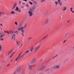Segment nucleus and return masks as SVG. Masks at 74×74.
Instances as JSON below:
<instances>
[{"mask_svg":"<svg viewBox=\"0 0 74 74\" xmlns=\"http://www.w3.org/2000/svg\"><path fill=\"white\" fill-rule=\"evenodd\" d=\"M36 58H34L28 63V69L29 70H31L32 69V67H33L34 65H32V64L33 63H34L36 62Z\"/></svg>","mask_w":74,"mask_h":74,"instance_id":"nucleus-1","label":"nucleus"},{"mask_svg":"<svg viewBox=\"0 0 74 74\" xmlns=\"http://www.w3.org/2000/svg\"><path fill=\"white\" fill-rule=\"evenodd\" d=\"M22 52L20 54L19 56H18V57H17V58L16 59L15 61L16 62H18V60L19 59H21V58H22V56H21L20 57H19L20 56V55H21L22 54Z\"/></svg>","mask_w":74,"mask_h":74,"instance_id":"nucleus-2","label":"nucleus"},{"mask_svg":"<svg viewBox=\"0 0 74 74\" xmlns=\"http://www.w3.org/2000/svg\"><path fill=\"white\" fill-rule=\"evenodd\" d=\"M29 50H27L25 52L22 56H21V57H23V56H25V55H27V54H28V53H29Z\"/></svg>","mask_w":74,"mask_h":74,"instance_id":"nucleus-3","label":"nucleus"},{"mask_svg":"<svg viewBox=\"0 0 74 74\" xmlns=\"http://www.w3.org/2000/svg\"><path fill=\"white\" fill-rule=\"evenodd\" d=\"M40 48V45H39L37 47H36L35 48L34 51L35 52H38V49H39V48Z\"/></svg>","mask_w":74,"mask_h":74,"instance_id":"nucleus-4","label":"nucleus"},{"mask_svg":"<svg viewBox=\"0 0 74 74\" xmlns=\"http://www.w3.org/2000/svg\"><path fill=\"white\" fill-rule=\"evenodd\" d=\"M20 69L21 67L20 66H18L16 69V70L15 71V72L16 73H18V71L20 70Z\"/></svg>","mask_w":74,"mask_h":74,"instance_id":"nucleus-5","label":"nucleus"},{"mask_svg":"<svg viewBox=\"0 0 74 74\" xmlns=\"http://www.w3.org/2000/svg\"><path fill=\"white\" fill-rule=\"evenodd\" d=\"M28 13L29 16H33V12L32 11L29 10L28 12Z\"/></svg>","mask_w":74,"mask_h":74,"instance_id":"nucleus-6","label":"nucleus"},{"mask_svg":"<svg viewBox=\"0 0 74 74\" xmlns=\"http://www.w3.org/2000/svg\"><path fill=\"white\" fill-rule=\"evenodd\" d=\"M35 6H33L31 9H30L29 11H32V12H33V11H34V10H35Z\"/></svg>","mask_w":74,"mask_h":74,"instance_id":"nucleus-7","label":"nucleus"},{"mask_svg":"<svg viewBox=\"0 0 74 74\" xmlns=\"http://www.w3.org/2000/svg\"><path fill=\"white\" fill-rule=\"evenodd\" d=\"M15 34H14L12 35V41H15Z\"/></svg>","mask_w":74,"mask_h":74,"instance_id":"nucleus-8","label":"nucleus"},{"mask_svg":"<svg viewBox=\"0 0 74 74\" xmlns=\"http://www.w3.org/2000/svg\"><path fill=\"white\" fill-rule=\"evenodd\" d=\"M60 66L59 65H56L54 67V69L56 70H59Z\"/></svg>","mask_w":74,"mask_h":74,"instance_id":"nucleus-9","label":"nucleus"},{"mask_svg":"<svg viewBox=\"0 0 74 74\" xmlns=\"http://www.w3.org/2000/svg\"><path fill=\"white\" fill-rule=\"evenodd\" d=\"M16 5H17V3H15L14 5L12 7V10H14V9L15 8L17 7Z\"/></svg>","mask_w":74,"mask_h":74,"instance_id":"nucleus-10","label":"nucleus"},{"mask_svg":"<svg viewBox=\"0 0 74 74\" xmlns=\"http://www.w3.org/2000/svg\"><path fill=\"white\" fill-rule=\"evenodd\" d=\"M48 22H49V19L48 18L45 21L44 23L46 25H47Z\"/></svg>","mask_w":74,"mask_h":74,"instance_id":"nucleus-11","label":"nucleus"},{"mask_svg":"<svg viewBox=\"0 0 74 74\" xmlns=\"http://www.w3.org/2000/svg\"><path fill=\"white\" fill-rule=\"evenodd\" d=\"M21 30V31L22 33H25V31H24V28L23 27H20Z\"/></svg>","mask_w":74,"mask_h":74,"instance_id":"nucleus-12","label":"nucleus"},{"mask_svg":"<svg viewBox=\"0 0 74 74\" xmlns=\"http://www.w3.org/2000/svg\"><path fill=\"white\" fill-rule=\"evenodd\" d=\"M66 10H67V7H66V6H64L63 7L62 9V10L63 11H66Z\"/></svg>","mask_w":74,"mask_h":74,"instance_id":"nucleus-13","label":"nucleus"},{"mask_svg":"<svg viewBox=\"0 0 74 74\" xmlns=\"http://www.w3.org/2000/svg\"><path fill=\"white\" fill-rule=\"evenodd\" d=\"M15 10L16 11H18V12H21V10H19V8H18V7H16Z\"/></svg>","mask_w":74,"mask_h":74,"instance_id":"nucleus-14","label":"nucleus"},{"mask_svg":"<svg viewBox=\"0 0 74 74\" xmlns=\"http://www.w3.org/2000/svg\"><path fill=\"white\" fill-rule=\"evenodd\" d=\"M14 33V31L13 30L10 31L9 32V34H12Z\"/></svg>","mask_w":74,"mask_h":74,"instance_id":"nucleus-15","label":"nucleus"},{"mask_svg":"<svg viewBox=\"0 0 74 74\" xmlns=\"http://www.w3.org/2000/svg\"><path fill=\"white\" fill-rule=\"evenodd\" d=\"M16 42L17 44V45L19 46L20 45V42L18 40H16Z\"/></svg>","mask_w":74,"mask_h":74,"instance_id":"nucleus-16","label":"nucleus"},{"mask_svg":"<svg viewBox=\"0 0 74 74\" xmlns=\"http://www.w3.org/2000/svg\"><path fill=\"white\" fill-rule=\"evenodd\" d=\"M34 49V47L32 46L30 48V51L31 52H32L33 51V50Z\"/></svg>","mask_w":74,"mask_h":74,"instance_id":"nucleus-17","label":"nucleus"},{"mask_svg":"<svg viewBox=\"0 0 74 74\" xmlns=\"http://www.w3.org/2000/svg\"><path fill=\"white\" fill-rule=\"evenodd\" d=\"M50 72V70H49V69H48L46 71V72L47 73H49V72Z\"/></svg>","mask_w":74,"mask_h":74,"instance_id":"nucleus-18","label":"nucleus"},{"mask_svg":"<svg viewBox=\"0 0 74 74\" xmlns=\"http://www.w3.org/2000/svg\"><path fill=\"white\" fill-rule=\"evenodd\" d=\"M25 70H22L21 71V74H25Z\"/></svg>","mask_w":74,"mask_h":74,"instance_id":"nucleus-19","label":"nucleus"},{"mask_svg":"<svg viewBox=\"0 0 74 74\" xmlns=\"http://www.w3.org/2000/svg\"><path fill=\"white\" fill-rule=\"evenodd\" d=\"M73 8L72 7L70 8V10L71 12H72V13H74V10L73 11Z\"/></svg>","mask_w":74,"mask_h":74,"instance_id":"nucleus-20","label":"nucleus"},{"mask_svg":"<svg viewBox=\"0 0 74 74\" xmlns=\"http://www.w3.org/2000/svg\"><path fill=\"white\" fill-rule=\"evenodd\" d=\"M12 53V51H9V52H8V56L10 55V54H11V53Z\"/></svg>","mask_w":74,"mask_h":74,"instance_id":"nucleus-21","label":"nucleus"},{"mask_svg":"<svg viewBox=\"0 0 74 74\" xmlns=\"http://www.w3.org/2000/svg\"><path fill=\"white\" fill-rule=\"evenodd\" d=\"M26 26H27V25H26V23H25L24 25L23 26V28L24 29H25V28H26Z\"/></svg>","mask_w":74,"mask_h":74,"instance_id":"nucleus-22","label":"nucleus"},{"mask_svg":"<svg viewBox=\"0 0 74 74\" xmlns=\"http://www.w3.org/2000/svg\"><path fill=\"white\" fill-rule=\"evenodd\" d=\"M37 2L36 1H34L33 2V4H37Z\"/></svg>","mask_w":74,"mask_h":74,"instance_id":"nucleus-23","label":"nucleus"},{"mask_svg":"<svg viewBox=\"0 0 74 74\" xmlns=\"http://www.w3.org/2000/svg\"><path fill=\"white\" fill-rule=\"evenodd\" d=\"M23 23H21L20 24H19V26H23Z\"/></svg>","mask_w":74,"mask_h":74,"instance_id":"nucleus-24","label":"nucleus"},{"mask_svg":"<svg viewBox=\"0 0 74 74\" xmlns=\"http://www.w3.org/2000/svg\"><path fill=\"white\" fill-rule=\"evenodd\" d=\"M12 14H15V12L14 11H12L10 13Z\"/></svg>","mask_w":74,"mask_h":74,"instance_id":"nucleus-25","label":"nucleus"},{"mask_svg":"<svg viewBox=\"0 0 74 74\" xmlns=\"http://www.w3.org/2000/svg\"><path fill=\"white\" fill-rule=\"evenodd\" d=\"M47 36H48V35H46V36H45L43 38H42V40H44V39H45V38H46Z\"/></svg>","mask_w":74,"mask_h":74,"instance_id":"nucleus-26","label":"nucleus"},{"mask_svg":"<svg viewBox=\"0 0 74 74\" xmlns=\"http://www.w3.org/2000/svg\"><path fill=\"white\" fill-rule=\"evenodd\" d=\"M2 48V47H1V45H0V51H2V50L1 49Z\"/></svg>","mask_w":74,"mask_h":74,"instance_id":"nucleus-27","label":"nucleus"},{"mask_svg":"<svg viewBox=\"0 0 74 74\" xmlns=\"http://www.w3.org/2000/svg\"><path fill=\"white\" fill-rule=\"evenodd\" d=\"M24 33L25 32H22L21 33V35L23 37H24L25 36V35L24 34Z\"/></svg>","mask_w":74,"mask_h":74,"instance_id":"nucleus-28","label":"nucleus"},{"mask_svg":"<svg viewBox=\"0 0 74 74\" xmlns=\"http://www.w3.org/2000/svg\"><path fill=\"white\" fill-rule=\"evenodd\" d=\"M29 3L31 5H33V3L32 2L30 1H29Z\"/></svg>","mask_w":74,"mask_h":74,"instance_id":"nucleus-29","label":"nucleus"},{"mask_svg":"<svg viewBox=\"0 0 74 74\" xmlns=\"http://www.w3.org/2000/svg\"><path fill=\"white\" fill-rule=\"evenodd\" d=\"M14 23L16 26H18V23H17V22H15Z\"/></svg>","mask_w":74,"mask_h":74,"instance_id":"nucleus-30","label":"nucleus"},{"mask_svg":"<svg viewBox=\"0 0 74 74\" xmlns=\"http://www.w3.org/2000/svg\"><path fill=\"white\" fill-rule=\"evenodd\" d=\"M58 2H57L56 1L55 2V4L56 5H57V4H58Z\"/></svg>","mask_w":74,"mask_h":74,"instance_id":"nucleus-31","label":"nucleus"},{"mask_svg":"<svg viewBox=\"0 0 74 74\" xmlns=\"http://www.w3.org/2000/svg\"><path fill=\"white\" fill-rule=\"evenodd\" d=\"M59 4L60 6H61V5H62V2H60Z\"/></svg>","mask_w":74,"mask_h":74,"instance_id":"nucleus-32","label":"nucleus"},{"mask_svg":"<svg viewBox=\"0 0 74 74\" xmlns=\"http://www.w3.org/2000/svg\"><path fill=\"white\" fill-rule=\"evenodd\" d=\"M69 34L68 33H66V35H65V37H67V34Z\"/></svg>","mask_w":74,"mask_h":74,"instance_id":"nucleus-33","label":"nucleus"},{"mask_svg":"<svg viewBox=\"0 0 74 74\" xmlns=\"http://www.w3.org/2000/svg\"><path fill=\"white\" fill-rule=\"evenodd\" d=\"M9 32H8V31H6L5 32V33H8V34H9Z\"/></svg>","mask_w":74,"mask_h":74,"instance_id":"nucleus-34","label":"nucleus"},{"mask_svg":"<svg viewBox=\"0 0 74 74\" xmlns=\"http://www.w3.org/2000/svg\"><path fill=\"white\" fill-rule=\"evenodd\" d=\"M4 36V35H2L1 36H0V38H2L3 36Z\"/></svg>","mask_w":74,"mask_h":74,"instance_id":"nucleus-35","label":"nucleus"},{"mask_svg":"<svg viewBox=\"0 0 74 74\" xmlns=\"http://www.w3.org/2000/svg\"><path fill=\"white\" fill-rule=\"evenodd\" d=\"M45 68V66H43V67H42V70H44V69Z\"/></svg>","mask_w":74,"mask_h":74,"instance_id":"nucleus-36","label":"nucleus"},{"mask_svg":"<svg viewBox=\"0 0 74 74\" xmlns=\"http://www.w3.org/2000/svg\"><path fill=\"white\" fill-rule=\"evenodd\" d=\"M58 54H56L55 56V58H56V57H58Z\"/></svg>","mask_w":74,"mask_h":74,"instance_id":"nucleus-37","label":"nucleus"},{"mask_svg":"<svg viewBox=\"0 0 74 74\" xmlns=\"http://www.w3.org/2000/svg\"><path fill=\"white\" fill-rule=\"evenodd\" d=\"M66 41H67V40H64L63 42V43L64 44V43H65V42H66Z\"/></svg>","mask_w":74,"mask_h":74,"instance_id":"nucleus-38","label":"nucleus"},{"mask_svg":"<svg viewBox=\"0 0 74 74\" xmlns=\"http://www.w3.org/2000/svg\"><path fill=\"white\" fill-rule=\"evenodd\" d=\"M0 40H1V41H3V40H4V39L3 38H1L0 39Z\"/></svg>","mask_w":74,"mask_h":74,"instance_id":"nucleus-39","label":"nucleus"},{"mask_svg":"<svg viewBox=\"0 0 74 74\" xmlns=\"http://www.w3.org/2000/svg\"><path fill=\"white\" fill-rule=\"evenodd\" d=\"M23 44H22L21 45V46H20V48H21V47H22V46H23Z\"/></svg>","mask_w":74,"mask_h":74,"instance_id":"nucleus-40","label":"nucleus"},{"mask_svg":"<svg viewBox=\"0 0 74 74\" xmlns=\"http://www.w3.org/2000/svg\"><path fill=\"white\" fill-rule=\"evenodd\" d=\"M10 65H11L10 64H9L7 65V67H9V66H10Z\"/></svg>","mask_w":74,"mask_h":74,"instance_id":"nucleus-41","label":"nucleus"},{"mask_svg":"<svg viewBox=\"0 0 74 74\" xmlns=\"http://www.w3.org/2000/svg\"><path fill=\"white\" fill-rule=\"evenodd\" d=\"M60 1H60V0H58V3H60Z\"/></svg>","mask_w":74,"mask_h":74,"instance_id":"nucleus-42","label":"nucleus"},{"mask_svg":"<svg viewBox=\"0 0 74 74\" xmlns=\"http://www.w3.org/2000/svg\"><path fill=\"white\" fill-rule=\"evenodd\" d=\"M19 3L20 5H21V1H19Z\"/></svg>","mask_w":74,"mask_h":74,"instance_id":"nucleus-43","label":"nucleus"},{"mask_svg":"<svg viewBox=\"0 0 74 74\" xmlns=\"http://www.w3.org/2000/svg\"><path fill=\"white\" fill-rule=\"evenodd\" d=\"M15 52H14V53H13L11 55V56H13L14 55V54L15 53Z\"/></svg>","mask_w":74,"mask_h":74,"instance_id":"nucleus-44","label":"nucleus"},{"mask_svg":"<svg viewBox=\"0 0 74 74\" xmlns=\"http://www.w3.org/2000/svg\"><path fill=\"white\" fill-rule=\"evenodd\" d=\"M26 6H27V7H29V5H28V4H27L26 5Z\"/></svg>","mask_w":74,"mask_h":74,"instance_id":"nucleus-45","label":"nucleus"},{"mask_svg":"<svg viewBox=\"0 0 74 74\" xmlns=\"http://www.w3.org/2000/svg\"><path fill=\"white\" fill-rule=\"evenodd\" d=\"M55 57L54 56V57H52V58H51V59H54V58H55Z\"/></svg>","mask_w":74,"mask_h":74,"instance_id":"nucleus-46","label":"nucleus"},{"mask_svg":"<svg viewBox=\"0 0 74 74\" xmlns=\"http://www.w3.org/2000/svg\"><path fill=\"white\" fill-rule=\"evenodd\" d=\"M18 31L21 30V27L18 29Z\"/></svg>","mask_w":74,"mask_h":74,"instance_id":"nucleus-47","label":"nucleus"},{"mask_svg":"<svg viewBox=\"0 0 74 74\" xmlns=\"http://www.w3.org/2000/svg\"><path fill=\"white\" fill-rule=\"evenodd\" d=\"M32 37H31L30 38H28V39H32Z\"/></svg>","mask_w":74,"mask_h":74,"instance_id":"nucleus-48","label":"nucleus"},{"mask_svg":"<svg viewBox=\"0 0 74 74\" xmlns=\"http://www.w3.org/2000/svg\"><path fill=\"white\" fill-rule=\"evenodd\" d=\"M44 1H45V0H42V1H41V2H44Z\"/></svg>","mask_w":74,"mask_h":74,"instance_id":"nucleus-49","label":"nucleus"},{"mask_svg":"<svg viewBox=\"0 0 74 74\" xmlns=\"http://www.w3.org/2000/svg\"><path fill=\"white\" fill-rule=\"evenodd\" d=\"M23 5H25V3L24 2L23 3H22Z\"/></svg>","mask_w":74,"mask_h":74,"instance_id":"nucleus-50","label":"nucleus"},{"mask_svg":"<svg viewBox=\"0 0 74 74\" xmlns=\"http://www.w3.org/2000/svg\"><path fill=\"white\" fill-rule=\"evenodd\" d=\"M2 13L3 14H5V12H2Z\"/></svg>","mask_w":74,"mask_h":74,"instance_id":"nucleus-51","label":"nucleus"},{"mask_svg":"<svg viewBox=\"0 0 74 74\" xmlns=\"http://www.w3.org/2000/svg\"><path fill=\"white\" fill-rule=\"evenodd\" d=\"M2 13V12H0V15H1V14Z\"/></svg>","mask_w":74,"mask_h":74,"instance_id":"nucleus-52","label":"nucleus"},{"mask_svg":"<svg viewBox=\"0 0 74 74\" xmlns=\"http://www.w3.org/2000/svg\"><path fill=\"white\" fill-rule=\"evenodd\" d=\"M0 26H2V27L3 26V24H1Z\"/></svg>","mask_w":74,"mask_h":74,"instance_id":"nucleus-53","label":"nucleus"},{"mask_svg":"<svg viewBox=\"0 0 74 74\" xmlns=\"http://www.w3.org/2000/svg\"><path fill=\"white\" fill-rule=\"evenodd\" d=\"M23 1H27V0H23Z\"/></svg>","mask_w":74,"mask_h":74,"instance_id":"nucleus-54","label":"nucleus"},{"mask_svg":"<svg viewBox=\"0 0 74 74\" xmlns=\"http://www.w3.org/2000/svg\"><path fill=\"white\" fill-rule=\"evenodd\" d=\"M14 32H15V33H17V31H15Z\"/></svg>","mask_w":74,"mask_h":74,"instance_id":"nucleus-55","label":"nucleus"},{"mask_svg":"<svg viewBox=\"0 0 74 74\" xmlns=\"http://www.w3.org/2000/svg\"><path fill=\"white\" fill-rule=\"evenodd\" d=\"M12 56H11L10 57V58H11V57H12Z\"/></svg>","mask_w":74,"mask_h":74,"instance_id":"nucleus-56","label":"nucleus"},{"mask_svg":"<svg viewBox=\"0 0 74 74\" xmlns=\"http://www.w3.org/2000/svg\"><path fill=\"white\" fill-rule=\"evenodd\" d=\"M12 56H11L10 57V58H11V57H12Z\"/></svg>","mask_w":74,"mask_h":74,"instance_id":"nucleus-57","label":"nucleus"},{"mask_svg":"<svg viewBox=\"0 0 74 74\" xmlns=\"http://www.w3.org/2000/svg\"><path fill=\"white\" fill-rule=\"evenodd\" d=\"M32 1H34V0H31Z\"/></svg>","mask_w":74,"mask_h":74,"instance_id":"nucleus-58","label":"nucleus"},{"mask_svg":"<svg viewBox=\"0 0 74 74\" xmlns=\"http://www.w3.org/2000/svg\"><path fill=\"white\" fill-rule=\"evenodd\" d=\"M24 7L23 6H21V8H23Z\"/></svg>","mask_w":74,"mask_h":74,"instance_id":"nucleus-59","label":"nucleus"},{"mask_svg":"<svg viewBox=\"0 0 74 74\" xmlns=\"http://www.w3.org/2000/svg\"><path fill=\"white\" fill-rule=\"evenodd\" d=\"M69 22H70V21H67V22L69 23Z\"/></svg>","mask_w":74,"mask_h":74,"instance_id":"nucleus-60","label":"nucleus"},{"mask_svg":"<svg viewBox=\"0 0 74 74\" xmlns=\"http://www.w3.org/2000/svg\"><path fill=\"white\" fill-rule=\"evenodd\" d=\"M28 44H29L30 43V42H28Z\"/></svg>","mask_w":74,"mask_h":74,"instance_id":"nucleus-61","label":"nucleus"},{"mask_svg":"<svg viewBox=\"0 0 74 74\" xmlns=\"http://www.w3.org/2000/svg\"><path fill=\"white\" fill-rule=\"evenodd\" d=\"M40 61L41 62V61H42V60H40Z\"/></svg>","mask_w":74,"mask_h":74,"instance_id":"nucleus-62","label":"nucleus"},{"mask_svg":"<svg viewBox=\"0 0 74 74\" xmlns=\"http://www.w3.org/2000/svg\"><path fill=\"white\" fill-rule=\"evenodd\" d=\"M18 34V32L17 33H16V34Z\"/></svg>","mask_w":74,"mask_h":74,"instance_id":"nucleus-63","label":"nucleus"},{"mask_svg":"<svg viewBox=\"0 0 74 74\" xmlns=\"http://www.w3.org/2000/svg\"><path fill=\"white\" fill-rule=\"evenodd\" d=\"M73 49H74V46L73 47Z\"/></svg>","mask_w":74,"mask_h":74,"instance_id":"nucleus-64","label":"nucleus"}]
</instances>
